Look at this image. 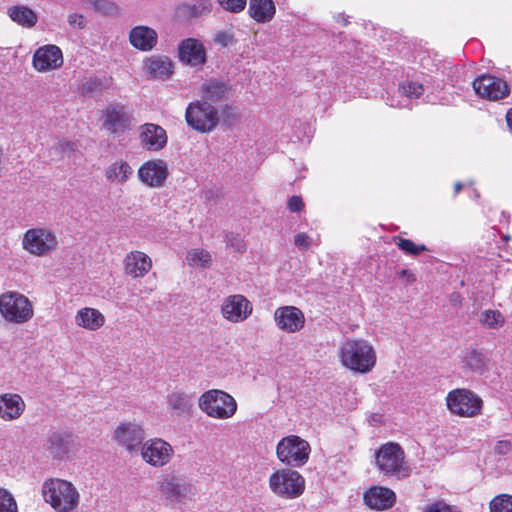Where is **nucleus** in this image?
I'll return each mask as SVG.
<instances>
[{
  "mask_svg": "<svg viewBox=\"0 0 512 512\" xmlns=\"http://www.w3.org/2000/svg\"><path fill=\"white\" fill-rule=\"evenodd\" d=\"M42 495L45 502L57 512H72L79 505L80 495L77 489L71 482L63 479L45 480Z\"/></svg>",
  "mask_w": 512,
  "mask_h": 512,
  "instance_id": "f257e3e1",
  "label": "nucleus"
},
{
  "mask_svg": "<svg viewBox=\"0 0 512 512\" xmlns=\"http://www.w3.org/2000/svg\"><path fill=\"white\" fill-rule=\"evenodd\" d=\"M375 463L386 477L402 480L411 474V468L405 462L404 450L398 443L388 442L381 445L375 452Z\"/></svg>",
  "mask_w": 512,
  "mask_h": 512,
  "instance_id": "f03ea898",
  "label": "nucleus"
},
{
  "mask_svg": "<svg viewBox=\"0 0 512 512\" xmlns=\"http://www.w3.org/2000/svg\"><path fill=\"white\" fill-rule=\"evenodd\" d=\"M342 364L359 373L369 372L376 363L373 347L365 340H347L340 349Z\"/></svg>",
  "mask_w": 512,
  "mask_h": 512,
  "instance_id": "7ed1b4c3",
  "label": "nucleus"
},
{
  "mask_svg": "<svg viewBox=\"0 0 512 512\" xmlns=\"http://www.w3.org/2000/svg\"><path fill=\"white\" fill-rule=\"evenodd\" d=\"M199 408L209 417L228 419L237 411L236 400L227 392L211 389L204 392L198 400Z\"/></svg>",
  "mask_w": 512,
  "mask_h": 512,
  "instance_id": "20e7f679",
  "label": "nucleus"
},
{
  "mask_svg": "<svg viewBox=\"0 0 512 512\" xmlns=\"http://www.w3.org/2000/svg\"><path fill=\"white\" fill-rule=\"evenodd\" d=\"M34 314L30 300L17 291H7L0 295V315L10 323L23 324Z\"/></svg>",
  "mask_w": 512,
  "mask_h": 512,
  "instance_id": "39448f33",
  "label": "nucleus"
},
{
  "mask_svg": "<svg viewBox=\"0 0 512 512\" xmlns=\"http://www.w3.org/2000/svg\"><path fill=\"white\" fill-rule=\"evenodd\" d=\"M185 120L197 132L210 133L220 122L219 110L207 101L196 100L188 104Z\"/></svg>",
  "mask_w": 512,
  "mask_h": 512,
  "instance_id": "423d86ee",
  "label": "nucleus"
},
{
  "mask_svg": "<svg viewBox=\"0 0 512 512\" xmlns=\"http://www.w3.org/2000/svg\"><path fill=\"white\" fill-rule=\"evenodd\" d=\"M446 405L454 415L473 418L481 415L483 400L472 390L457 388L447 394Z\"/></svg>",
  "mask_w": 512,
  "mask_h": 512,
  "instance_id": "0eeeda50",
  "label": "nucleus"
},
{
  "mask_svg": "<svg viewBox=\"0 0 512 512\" xmlns=\"http://www.w3.org/2000/svg\"><path fill=\"white\" fill-rule=\"evenodd\" d=\"M269 488L279 497L294 499L304 492L305 479L296 470L281 469L270 475Z\"/></svg>",
  "mask_w": 512,
  "mask_h": 512,
  "instance_id": "6e6552de",
  "label": "nucleus"
},
{
  "mask_svg": "<svg viewBox=\"0 0 512 512\" xmlns=\"http://www.w3.org/2000/svg\"><path fill=\"white\" fill-rule=\"evenodd\" d=\"M311 448L309 443L296 435H289L282 438L276 447V454L279 461L291 467H301L309 459Z\"/></svg>",
  "mask_w": 512,
  "mask_h": 512,
  "instance_id": "1a4fd4ad",
  "label": "nucleus"
},
{
  "mask_svg": "<svg viewBox=\"0 0 512 512\" xmlns=\"http://www.w3.org/2000/svg\"><path fill=\"white\" fill-rule=\"evenodd\" d=\"M58 244L55 233L44 227L28 229L22 238L23 249L37 257L52 254L58 249Z\"/></svg>",
  "mask_w": 512,
  "mask_h": 512,
  "instance_id": "9d476101",
  "label": "nucleus"
},
{
  "mask_svg": "<svg viewBox=\"0 0 512 512\" xmlns=\"http://www.w3.org/2000/svg\"><path fill=\"white\" fill-rule=\"evenodd\" d=\"M472 86L480 98L489 101H498L507 97L510 93V88L506 81L489 74L477 77L472 82Z\"/></svg>",
  "mask_w": 512,
  "mask_h": 512,
  "instance_id": "9b49d317",
  "label": "nucleus"
},
{
  "mask_svg": "<svg viewBox=\"0 0 512 512\" xmlns=\"http://www.w3.org/2000/svg\"><path fill=\"white\" fill-rule=\"evenodd\" d=\"M173 453L172 446L161 438L147 440L141 448L143 460L154 467H162L168 464Z\"/></svg>",
  "mask_w": 512,
  "mask_h": 512,
  "instance_id": "f8f14e48",
  "label": "nucleus"
},
{
  "mask_svg": "<svg viewBox=\"0 0 512 512\" xmlns=\"http://www.w3.org/2000/svg\"><path fill=\"white\" fill-rule=\"evenodd\" d=\"M132 120V115L119 103L109 105L103 113V127L111 134L129 129Z\"/></svg>",
  "mask_w": 512,
  "mask_h": 512,
  "instance_id": "ddd939ff",
  "label": "nucleus"
},
{
  "mask_svg": "<svg viewBox=\"0 0 512 512\" xmlns=\"http://www.w3.org/2000/svg\"><path fill=\"white\" fill-rule=\"evenodd\" d=\"M396 500V493L392 489L380 485L371 486L363 494L364 504L376 511H385L392 508Z\"/></svg>",
  "mask_w": 512,
  "mask_h": 512,
  "instance_id": "4468645a",
  "label": "nucleus"
},
{
  "mask_svg": "<svg viewBox=\"0 0 512 512\" xmlns=\"http://www.w3.org/2000/svg\"><path fill=\"white\" fill-rule=\"evenodd\" d=\"M178 57L183 64L191 67H202L207 60L204 45L195 38H186L179 43Z\"/></svg>",
  "mask_w": 512,
  "mask_h": 512,
  "instance_id": "2eb2a0df",
  "label": "nucleus"
},
{
  "mask_svg": "<svg viewBox=\"0 0 512 512\" xmlns=\"http://www.w3.org/2000/svg\"><path fill=\"white\" fill-rule=\"evenodd\" d=\"M252 304L240 294L227 297L221 307L225 319L233 323L246 320L252 313Z\"/></svg>",
  "mask_w": 512,
  "mask_h": 512,
  "instance_id": "dca6fc26",
  "label": "nucleus"
},
{
  "mask_svg": "<svg viewBox=\"0 0 512 512\" xmlns=\"http://www.w3.org/2000/svg\"><path fill=\"white\" fill-rule=\"evenodd\" d=\"M168 166L164 160L156 159L145 162L138 170L139 179L149 187H162L168 177Z\"/></svg>",
  "mask_w": 512,
  "mask_h": 512,
  "instance_id": "f3484780",
  "label": "nucleus"
},
{
  "mask_svg": "<svg viewBox=\"0 0 512 512\" xmlns=\"http://www.w3.org/2000/svg\"><path fill=\"white\" fill-rule=\"evenodd\" d=\"M32 63L39 72L57 69L63 64L62 51L56 45L42 46L35 51Z\"/></svg>",
  "mask_w": 512,
  "mask_h": 512,
  "instance_id": "a211bd4d",
  "label": "nucleus"
},
{
  "mask_svg": "<svg viewBox=\"0 0 512 512\" xmlns=\"http://www.w3.org/2000/svg\"><path fill=\"white\" fill-rule=\"evenodd\" d=\"M274 320L279 329L294 333L301 330L305 324L303 312L295 306H283L276 309Z\"/></svg>",
  "mask_w": 512,
  "mask_h": 512,
  "instance_id": "6ab92c4d",
  "label": "nucleus"
},
{
  "mask_svg": "<svg viewBox=\"0 0 512 512\" xmlns=\"http://www.w3.org/2000/svg\"><path fill=\"white\" fill-rule=\"evenodd\" d=\"M202 100L210 104H217L229 99L231 85L228 81L217 78H210L202 83L200 87Z\"/></svg>",
  "mask_w": 512,
  "mask_h": 512,
  "instance_id": "aec40b11",
  "label": "nucleus"
},
{
  "mask_svg": "<svg viewBox=\"0 0 512 512\" xmlns=\"http://www.w3.org/2000/svg\"><path fill=\"white\" fill-rule=\"evenodd\" d=\"M140 140L149 151H159L167 144V134L163 127L154 123H145L140 126Z\"/></svg>",
  "mask_w": 512,
  "mask_h": 512,
  "instance_id": "412c9836",
  "label": "nucleus"
},
{
  "mask_svg": "<svg viewBox=\"0 0 512 512\" xmlns=\"http://www.w3.org/2000/svg\"><path fill=\"white\" fill-rule=\"evenodd\" d=\"M115 438L127 450L134 451L144 440V430L140 425L133 423L121 424L115 431Z\"/></svg>",
  "mask_w": 512,
  "mask_h": 512,
  "instance_id": "4be33fe9",
  "label": "nucleus"
},
{
  "mask_svg": "<svg viewBox=\"0 0 512 512\" xmlns=\"http://www.w3.org/2000/svg\"><path fill=\"white\" fill-rule=\"evenodd\" d=\"M73 435L69 432H52L47 439V449L54 459H64L73 447Z\"/></svg>",
  "mask_w": 512,
  "mask_h": 512,
  "instance_id": "5701e85b",
  "label": "nucleus"
},
{
  "mask_svg": "<svg viewBox=\"0 0 512 512\" xmlns=\"http://www.w3.org/2000/svg\"><path fill=\"white\" fill-rule=\"evenodd\" d=\"M151 267V258L141 251H132L124 259L125 273L134 278L143 277L150 271Z\"/></svg>",
  "mask_w": 512,
  "mask_h": 512,
  "instance_id": "b1692460",
  "label": "nucleus"
},
{
  "mask_svg": "<svg viewBox=\"0 0 512 512\" xmlns=\"http://www.w3.org/2000/svg\"><path fill=\"white\" fill-rule=\"evenodd\" d=\"M25 402L18 394L0 395V418L5 421L18 419L25 410Z\"/></svg>",
  "mask_w": 512,
  "mask_h": 512,
  "instance_id": "393cba45",
  "label": "nucleus"
},
{
  "mask_svg": "<svg viewBox=\"0 0 512 512\" xmlns=\"http://www.w3.org/2000/svg\"><path fill=\"white\" fill-rule=\"evenodd\" d=\"M158 35L156 31L147 26H136L129 33L131 45L141 51H149L157 44Z\"/></svg>",
  "mask_w": 512,
  "mask_h": 512,
  "instance_id": "a878e982",
  "label": "nucleus"
},
{
  "mask_svg": "<svg viewBox=\"0 0 512 512\" xmlns=\"http://www.w3.org/2000/svg\"><path fill=\"white\" fill-rule=\"evenodd\" d=\"M173 63L167 56L154 55L146 59L145 70L150 77L166 80L173 74Z\"/></svg>",
  "mask_w": 512,
  "mask_h": 512,
  "instance_id": "bb28decb",
  "label": "nucleus"
},
{
  "mask_svg": "<svg viewBox=\"0 0 512 512\" xmlns=\"http://www.w3.org/2000/svg\"><path fill=\"white\" fill-rule=\"evenodd\" d=\"M160 493L171 501H179L186 493L183 481L173 474L163 475L158 480Z\"/></svg>",
  "mask_w": 512,
  "mask_h": 512,
  "instance_id": "cd10ccee",
  "label": "nucleus"
},
{
  "mask_svg": "<svg viewBox=\"0 0 512 512\" xmlns=\"http://www.w3.org/2000/svg\"><path fill=\"white\" fill-rule=\"evenodd\" d=\"M248 13L257 23H267L273 19L276 7L273 0H250Z\"/></svg>",
  "mask_w": 512,
  "mask_h": 512,
  "instance_id": "c85d7f7f",
  "label": "nucleus"
},
{
  "mask_svg": "<svg viewBox=\"0 0 512 512\" xmlns=\"http://www.w3.org/2000/svg\"><path fill=\"white\" fill-rule=\"evenodd\" d=\"M105 318L101 312L94 308H83L75 316V323L88 330H98L103 326Z\"/></svg>",
  "mask_w": 512,
  "mask_h": 512,
  "instance_id": "c756f323",
  "label": "nucleus"
},
{
  "mask_svg": "<svg viewBox=\"0 0 512 512\" xmlns=\"http://www.w3.org/2000/svg\"><path fill=\"white\" fill-rule=\"evenodd\" d=\"M7 14L13 22L26 28L35 26L38 21L37 14L32 9L24 5L11 6L8 8Z\"/></svg>",
  "mask_w": 512,
  "mask_h": 512,
  "instance_id": "7c9ffc66",
  "label": "nucleus"
},
{
  "mask_svg": "<svg viewBox=\"0 0 512 512\" xmlns=\"http://www.w3.org/2000/svg\"><path fill=\"white\" fill-rule=\"evenodd\" d=\"M133 174L131 166L124 160L110 164L105 170V177L112 183L123 184Z\"/></svg>",
  "mask_w": 512,
  "mask_h": 512,
  "instance_id": "2f4dec72",
  "label": "nucleus"
},
{
  "mask_svg": "<svg viewBox=\"0 0 512 512\" xmlns=\"http://www.w3.org/2000/svg\"><path fill=\"white\" fill-rule=\"evenodd\" d=\"M110 87V80L97 76H88L82 79L79 92L84 97H93Z\"/></svg>",
  "mask_w": 512,
  "mask_h": 512,
  "instance_id": "473e14b6",
  "label": "nucleus"
},
{
  "mask_svg": "<svg viewBox=\"0 0 512 512\" xmlns=\"http://www.w3.org/2000/svg\"><path fill=\"white\" fill-rule=\"evenodd\" d=\"M193 395L183 391H173L167 397L168 405L179 415L187 414L193 407Z\"/></svg>",
  "mask_w": 512,
  "mask_h": 512,
  "instance_id": "72a5a7b5",
  "label": "nucleus"
},
{
  "mask_svg": "<svg viewBox=\"0 0 512 512\" xmlns=\"http://www.w3.org/2000/svg\"><path fill=\"white\" fill-rule=\"evenodd\" d=\"M480 323L488 329H499L505 322V317L499 310L487 309L480 313Z\"/></svg>",
  "mask_w": 512,
  "mask_h": 512,
  "instance_id": "f704fd0d",
  "label": "nucleus"
},
{
  "mask_svg": "<svg viewBox=\"0 0 512 512\" xmlns=\"http://www.w3.org/2000/svg\"><path fill=\"white\" fill-rule=\"evenodd\" d=\"M464 364L471 371L481 373L485 367V356L481 351L473 349L465 356Z\"/></svg>",
  "mask_w": 512,
  "mask_h": 512,
  "instance_id": "c9c22d12",
  "label": "nucleus"
},
{
  "mask_svg": "<svg viewBox=\"0 0 512 512\" xmlns=\"http://www.w3.org/2000/svg\"><path fill=\"white\" fill-rule=\"evenodd\" d=\"M394 243L398 246L400 250H402L404 253L408 255L417 256L421 252L428 251V248L425 245H417L410 239L394 237Z\"/></svg>",
  "mask_w": 512,
  "mask_h": 512,
  "instance_id": "e433bc0d",
  "label": "nucleus"
},
{
  "mask_svg": "<svg viewBox=\"0 0 512 512\" xmlns=\"http://www.w3.org/2000/svg\"><path fill=\"white\" fill-rule=\"evenodd\" d=\"M187 260L191 266L206 267L211 262V255L206 250L193 249L188 252Z\"/></svg>",
  "mask_w": 512,
  "mask_h": 512,
  "instance_id": "4c0bfd02",
  "label": "nucleus"
},
{
  "mask_svg": "<svg viewBox=\"0 0 512 512\" xmlns=\"http://www.w3.org/2000/svg\"><path fill=\"white\" fill-rule=\"evenodd\" d=\"M490 512H512V495L495 496L490 502Z\"/></svg>",
  "mask_w": 512,
  "mask_h": 512,
  "instance_id": "58836bf2",
  "label": "nucleus"
},
{
  "mask_svg": "<svg viewBox=\"0 0 512 512\" xmlns=\"http://www.w3.org/2000/svg\"><path fill=\"white\" fill-rule=\"evenodd\" d=\"M0 512H18V505L13 495L4 488H0Z\"/></svg>",
  "mask_w": 512,
  "mask_h": 512,
  "instance_id": "ea45409f",
  "label": "nucleus"
},
{
  "mask_svg": "<svg viewBox=\"0 0 512 512\" xmlns=\"http://www.w3.org/2000/svg\"><path fill=\"white\" fill-rule=\"evenodd\" d=\"M91 7L103 15H114L118 12V6L109 0H92Z\"/></svg>",
  "mask_w": 512,
  "mask_h": 512,
  "instance_id": "a19ab883",
  "label": "nucleus"
},
{
  "mask_svg": "<svg viewBox=\"0 0 512 512\" xmlns=\"http://www.w3.org/2000/svg\"><path fill=\"white\" fill-rule=\"evenodd\" d=\"M211 11L209 0H196L193 4L187 5V12L191 17H199Z\"/></svg>",
  "mask_w": 512,
  "mask_h": 512,
  "instance_id": "79ce46f5",
  "label": "nucleus"
},
{
  "mask_svg": "<svg viewBox=\"0 0 512 512\" xmlns=\"http://www.w3.org/2000/svg\"><path fill=\"white\" fill-rule=\"evenodd\" d=\"M399 89L408 98H419L424 92L423 85L413 81L403 83Z\"/></svg>",
  "mask_w": 512,
  "mask_h": 512,
  "instance_id": "37998d69",
  "label": "nucleus"
},
{
  "mask_svg": "<svg viewBox=\"0 0 512 512\" xmlns=\"http://www.w3.org/2000/svg\"><path fill=\"white\" fill-rule=\"evenodd\" d=\"M227 246L232 247L236 252L243 253L246 251V245L242 237L238 234L227 233L225 235Z\"/></svg>",
  "mask_w": 512,
  "mask_h": 512,
  "instance_id": "c03bdc74",
  "label": "nucleus"
},
{
  "mask_svg": "<svg viewBox=\"0 0 512 512\" xmlns=\"http://www.w3.org/2000/svg\"><path fill=\"white\" fill-rule=\"evenodd\" d=\"M218 2L224 10L239 13L245 9L247 0H218Z\"/></svg>",
  "mask_w": 512,
  "mask_h": 512,
  "instance_id": "a18cd8bd",
  "label": "nucleus"
},
{
  "mask_svg": "<svg viewBox=\"0 0 512 512\" xmlns=\"http://www.w3.org/2000/svg\"><path fill=\"white\" fill-rule=\"evenodd\" d=\"M77 148L78 144L75 141L67 139L59 140L58 143L54 146L56 152L66 156H70L77 150Z\"/></svg>",
  "mask_w": 512,
  "mask_h": 512,
  "instance_id": "49530a36",
  "label": "nucleus"
},
{
  "mask_svg": "<svg viewBox=\"0 0 512 512\" xmlns=\"http://www.w3.org/2000/svg\"><path fill=\"white\" fill-rule=\"evenodd\" d=\"M311 243L312 239L306 233H298L294 236V244L300 250H308Z\"/></svg>",
  "mask_w": 512,
  "mask_h": 512,
  "instance_id": "de8ad7c7",
  "label": "nucleus"
},
{
  "mask_svg": "<svg viewBox=\"0 0 512 512\" xmlns=\"http://www.w3.org/2000/svg\"><path fill=\"white\" fill-rule=\"evenodd\" d=\"M67 21L73 28L83 29L86 27V19L82 14H69Z\"/></svg>",
  "mask_w": 512,
  "mask_h": 512,
  "instance_id": "09e8293b",
  "label": "nucleus"
},
{
  "mask_svg": "<svg viewBox=\"0 0 512 512\" xmlns=\"http://www.w3.org/2000/svg\"><path fill=\"white\" fill-rule=\"evenodd\" d=\"M512 450V444L508 440H499L494 446V453L496 455L505 456Z\"/></svg>",
  "mask_w": 512,
  "mask_h": 512,
  "instance_id": "8fccbe9b",
  "label": "nucleus"
},
{
  "mask_svg": "<svg viewBox=\"0 0 512 512\" xmlns=\"http://www.w3.org/2000/svg\"><path fill=\"white\" fill-rule=\"evenodd\" d=\"M221 113H222L223 120L225 123L230 122V121H235L238 118L235 108L228 104H225L221 108Z\"/></svg>",
  "mask_w": 512,
  "mask_h": 512,
  "instance_id": "3c124183",
  "label": "nucleus"
},
{
  "mask_svg": "<svg viewBox=\"0 0 512 512\" xmlns=\"http://www.w3.org/2000/svg\"><path fill=\"white\" fill-rule=\"evenodd\" d=\"M288 209L291 212H300L304 208V202L300 196L294 195L288 200Z\"/></svg>",
  "mask_w": 512,
  "mask_h": 512,
  "instance_id": "603ef678",
  "label": "nucleus"
},
{
  "mask_svg": "<svg viewBox=\"0 0 512 512\" xmlns=\"http://www.w3.org/2000/svg\"><path fill=\"white\" fill-rule=\"evenodd\" d=\"M424 512H453L452 508L444 502L438 501L429 505Z\"/></svg>",
  "mask_w": 512,
  "mask_h": 512,
  "instance_id": "864d4df0",
  "label": "nucleus"
},
{
  "mask_svg": "<svg viewBox=\"0 0 512 512\" xmlns=\"http://www.w3.org/2000/svg\"><path fill=\"white\" fill-rule=\"evenodd\" d=\"M215 40H216V42L222 44L223 46H227L231 42L232 37L225 32H220L217 34Z\"/></svg>",
  "mask_w": 512,
  "mask_h": 512,
  "instance_id": "5fc2aeb1",
  "label": "nucleus"
},
{
  "mask_svg": "<svg viewBox=\"0 0 512 512\" xmlns=\"http://www.w3.org/2000/svg\"><path fill=\"white\" fill-rule=\"evenodd\" d=\"M399 275L402 278H405L408 282H414L416 280L415 275L413 273H411L409 270H406V269H402L399 272Z\"/></svg>",
  "mask_w": 512,
  "mask_h": 512,
  "instance_id": "6e6d98bb",
  "label": "nucleus"
},
{
  "mask_svg": "<svg viewBox=\"0 0 512 512\" xmlns=\"http://www.w3.org/2000/svg\"><path fill=\"white\" fill-rule=\"evenodd\" d=\"M506 121L508 127L512 130V108L507 112Z\"/></svg>",
  "mask_w": 512,
  "mask_h": 512,
  "instance_id": "4d7b16f0",
  "label": "nucleus"
},
{
  "mask_svg": "<svg viewBox=\"0 0 512 512\" xmlns=\"http://www.w3.org/2000/svg\"><path fill=\"white\" fill-rule=\"evenodd\" d=\"M337 21L341 22L344 26H346L348 24V20L343 14H339L337 16Z\"/></svg>",
  "mask_w": 512,
  "mask_h": 512,
  "instance_id": "13d9d810",
  "label": "nucleus"
},
{
  "mask_svg": "<svg viewBox=\"0 0 512 512\" xmlns=\"http://www.w3.org/2000/svg\"><path fill=\"white\" fill-rule=\"evenodd\" d=\"M462 187H463V185H462V183H461V182H457V183H455V185H454V191H455V193H456V194H457V193H459V192L461 191Z\"/></svg>",
  "mask_w": 512,
  "mask_h": 512,
  "instance_id": "bf43d9fd",
  "label": "nucleus"
},
{
  "mask_svg": "<svg viewBox=\"0 0 512 512\" xmlns=\"http://www.w3.org/2000/svg\"><path fill=\"white\" fill-rule=\"evenodd\" d=\"M475 197H479V194L477 191H475Z\"/></svg>",
  "mask_w": 512,
  "mask_h": 512,
  "instance_id": "052dcab7",
  "label": "nucleus"
}]
</instances>
